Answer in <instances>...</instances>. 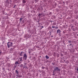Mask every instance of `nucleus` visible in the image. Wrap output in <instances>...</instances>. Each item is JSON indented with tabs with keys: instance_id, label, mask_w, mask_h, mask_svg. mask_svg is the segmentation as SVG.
Here are the masks:
<instances>
[{
	"instance_id": "nucleus-1",
	"label": "nucleus",
	"mask_w": 78,
	"mask_h": 78,
	"mask_svg": "<svg viewBox=\"0 0 78 78\" xmlns=\"http://www.w3.org/2000/svg\"><path fill=\"white\" fill-rule=\"evenodd\" d=\"M53 75H55V74H56V72H58V71H60V69L57 67H55L54 69V70H53Z\"/></svg>"
},
{
	"instance_id": "nucleus-2",
	"label": "nucleus",
	"mask_w": 78,
	"mask_h": 78,
	"mask_svg": "<svg viewBox=\"0 0 78 78\" xmlns=\"http://www.w3.org/2000/svg\"><path fill=\"white\" fill-rule=\"evenodd\" d=\"M12 45H13L12 43L8 42L7 43V46L8 48H9V47H10L11 46H12Z\"/></svg>"
},
{
	"instance_id": "nucleus-3",
	"label": "nucleus",
	"mask_w": 78,
	"mask_h": 78,
	"mask_svg": "<svg viewBox=\"0 0 78 78\" xmlns=\"http://www.w3.org/2000/svg\"><path fill=\"white\" fill-rule=\"evenodd\" d=\"M6 1L5 2V3L6 5H9V0H6Z\"/></svg>"
},
{
	"instance_id": "nucleus-4",
	"label": "nucleus",
	"mask_w": 78,
	"mask_h": 78,
	"mask_svg": "<svg viewBox=\"0 0 78 78\" xmlns=\"http://www.w3.org/2000/svg\"><path fill=\"white\" fill-rule=\"evenodd\" d=\"M24 55L23 56L24 59H25V60H26V59H27V55L26 54H24Z\"/></svg>"
},
{
	"instance_id": "nucleus-5",
	"label": "nucleus",
	"mask_w": 78,
	"mask_h": 78,
	"mask_svg": "<svg viewBox=\"0 0 78 78\" xmlns=\"http://www.w3.org/2000/svg\"><path fill=\"white\" fill-rule=\"evenodd\" d=\"M57 33L59 34H61V31L60 30H57Z\"/></svg>"
},
{
	"instance_id": "nucleus-6",
	"label": "nucleus",
	"mask_w": 78,
	"mask_h": 78,
	"mask_svg": "<svg viewBox=\"0 0 78 78\" xmlns=\"http://www.w3.org/2000/svg\"><path fill=\"white\" fill-rule=\"evenodd\" d=\"M15 73H16L17 75H19V72H18V70H16Z\"/></svg>"
},
{
	"instance_id": "nucleus-7",
	"label": "nucleus",
	"mask_w": 78,
	"mask_h": 78,
	"mask_svg": "<svg viewBox=\"0 0 78 78\" xmlns=\"http://www.w3.org/2000/svg\"><path fill=\"white\" fill-rule=\"evenodd\" d=\"M22 53H23V51H21V53L20 52H19V55H20V56H22Z\"/></svg>"
},
{
	"instance_id": "nucleus-8",
	"label": "nucleus",
	"mask_w": 78,
	"mask_h": 78,
	"mask_svg": "<svg viewBox=\"0 0 78 78\" xmlns=\"http://www.w3.org/2000/svg\"><path fill=\"white\" fill-rule=\"evenodd\" d=\"M45 58L47 59H48V58H49V57L47 55H46L45 56Z\"/></svg>"
},
{
	"instance_id": "nucleus-9",
	"label": "nucleus",
	"mask_w": 78,
	"mask_h": 78,
	"mask_svg": "<svg viewBox=\"0 0 78 78\" xmlns=\"http://www.w3.org/2000/svg\"><path fill=\"white\" fill-rule=\"evenodd\" d=\"M17 64H20V63H19V62H18V61H16L15 62V64L16 65Z\"/></svg>"
},
{
	"instance_id": "nucleus-10",
	"label": "nucleus",
	"mask_w": 78,
	"mask_h": 78,
	"mask_svg": "<svg viewBox=\"0 0 78 78\" xmlns=\"http://www.w3.org/2000/svg\"><path fill=\"white\" fill-rule=\"evenodd\" d=\"M23 3H26V1L24 0H23L22 1Z\"/></svg>"
},
{
	"instance_id": "nucleus-11",
	"label": "nucleus",
	"mask_w": 78,
	"mask_h": 78,
	"mask_svg": "<svg viewBox=\"0 0 78 78\" xmlns=\"http://www.w3.org/2000/svg\"><path fill=\"white\" fill-rule=\"evenodd\" d=\"M7 65H8V67H10V64L9 63H8Z\"/></svg>"
},
{
	"instance_id": "nucleus-12",
	"label": "nucleus",
	"mask_w": 78,
	"mask_h": 78,
	"mask_svg": "<svg viewBox=\"0 0 78 78\" xmlns=\"http://www.w3.org/2000/svg\"><path fill=\"white\" fill-rule=\"evenodd\" d=\"M23 69L26 67V65H25L24 66H23Z\"/></svg>"
},
{
	"instance_id": "nucleus-13",
	"label": "nucleus",
	"mask_w": 78,
	"mask_h": 78,
	"mask_svg": "<svg viewBox=\"0 0 78 78\" xmlns=\"http://www.w3.org/2000/svg\"><path fill=\"white\" fill-rule=\"evenodd\" d=\"M23 64H21L20 66V67H23Z\"/></svg>"
},
{
	"instance_id": "nucleus-14",
	"label": "nucleus",
	"mask_w": 78,
	"mask_h": 78,
	"mask_svg": "<svg viewBox=\"0 0 78 78\" xmlns=\"http://www.w3.org/2000/svg\"><path fill=\"white\" fill-rule=\"evenodd\" d=\"M41 15H42V14H39L38 15V17H40V16H41Z\"/></svg>"
},
{
	"instance_id": "nucleus-15",
	"label": "nucleus",
	"mask_w": 78,
	"mask_h": 78,
	"mask_svg": "<svg viewBox=\"0 0 78 78\" xmlns=\"http://www.w3.org/2000/svg\"><path fill=\"white\" fill-rule=\"evenodd\" d=\"M69 43H72V41L70 40L68 41Z\"/></svg>"
},
{
	"instance_id": "nucleus-16",
	"label": "nucleus",
	"mask_w": 78,
	"mask_h": 78,
	"mask_svg": "<svg viewBox=\"0 0 78 78\" xmlns=\"http://www.w3.org/2000/svg\"><path fill=\"white\" fill-rule=\"evenodd\" d=\"M6 14H7V13L6 12H3V14H5V15H6Z\"/></svg>"
},
{
	"instance_id": "nucleus-17",
	"label": "nucleus",
	"mask_w": 78,
	"mask_h": 78,
	"mask_svg": "<svg viewBox=\"0 0 78 78\" xmlns=\"http://www.w3.org/2000/svg\"><path fill=\"white\" fill-rule=\"evenodd\" d=\"M20 61H22V57H21L20 58Z\"/></svg>"
},
{
	"instance_id": "nucleus-18",
	"label": "nucleus",
	"mask_w": 78,
	"mask_h": 78,
	"mask_svg": "<svg viewBox=\"0 0 78 78\" xmlns=\"http://www.w3.org/2000/svg\"><path fill=\"white\" fill-rule=\"evenodd\" d=\"M16 6H17L16 5H15L13 7V8H15Z\"/></svg>"
},
{
	"instance_id": "nucleus-19",
	"label": "nucleus",
	"mask_w": 78,
	"mask_h": 78,
	"mask_svg": "<svg viewBox=\"0 0 78 78\" xmlns=\"http://www.w3.org/2000/svg\"><path fill=\"white\" fill-rule=\"evenodd\" d=\"M52 27L53 28H56L55 27V26H53Z\"/></svg>"
},
{
	"instance_id": "nucleus-20",
	"label": "nucleus",
	"mask_w": 78,
	"mask_h": 78,
	"mask_svg": "<svg viewBox=\"0 0 78 78\" xmlns=\"http://www.w3.org/2000/svg\"><path fill=\"white\" fill-rule=\"evenodd\" d=\"M60 56H63V55H62V54H61Z\"/></svg>"
},
{
	"instance_id": "nucleus-21",
	"label": "nucleus",
	"mask_w": 78,
	"mask_h": 78,
	"mask_svg": "<svg viewBox=\"0 0 78 78\" xmlns=\"http://www.w3.org/2000/svg\"><path fill=\"white\" fill-rule=\"evenodd\" d=\"M22 18H20V21H22Z\"/></svg>"
},
{
	"instance_id": "nucleus-22",
	"label": "nucleus",
	"mask_w": 78,
	"mask_h": 78,
	"mask_svg": "<svg viewBox=\"0 0 78 78\" xmlns=\"http://www.w3.org/2000/svg\"><path fill=\"white\" fill-rule=\"evenodd\" d=\"M44 68H45V67L44 66L42 67V68L43 69H44Z\"/></svg>"
},
{
	"instance_id": "nucleus-23",
	"label": "nucleus",
	"mask_w": 78,
	"mask_h": 78,
	"mask_svg": "<svg viewBox=\"0 0 78 78\" xmlns=\"http://www.w3.org/2000/svg\"><path fill=\"white\" fill-rule=\"evenodd\" d=\"M2 55V52L1 51H0V56Z\"/></svg>"
},
{
	"instance_id": "nucleus-24",
	"label": "nucleus",
	"mask_w": 78,
	"mask_h": 78,
	"mask_svg": "<svg viewBox=\"0 0 78 78\" xmlns=\"http://www.w3.org/2000/svg\"><path fill=\"white\" fill-rule=\"evenodd\" d=\"M19 77H22V75H20L19 76Z\"/></svg>"
},
{
	"instance_id": "nucleus-25",
	"label": "nucleus",
	"mask_w": 78,
	"mask_h": 78,
	"mask_svg": "<svg viewBox=\"0 0 78 78\" xmlns=\"http://www.w3.org/2000/svg\"><path fill=\"white\" fill-rule=\"evenodd\" d=\"M52 65H55V63H52Z\"/></svg>"
},
{
	"instance_id": "nucleus-26",
	"label": "nucleus",
	"mask_w": 78,
	"mask_h": 78,
	"mask_svg": "<svg viewBox=\"0 0 78 78\" xmlns=\"http://www.w3.org/2000/svg\"><path fill=\"white\" fill-rule=\"evenodd\" d=\"M57 56H58V57H59V55L58 54V55H57Z\"/></svg>"
},
{
	"instance_id": "nucleus-27",
	"label": "nucleus",
	"mask_w": 78,
	"mask_h": 78,
	"mask_svg": "<svg viewBox=\"0 0 78 78\" xmlns=\"http://www.w3.org/2000/svg\"><path fill=\"white\" fill-rule=\"evenodd\" d=\"M16 76H18V77H19V74H18V75H16Z\"/></svg>"
},
{
	"instance_id": "nucleus-28",
	"label": "nucleus",
	"mask_w": 78,
	"mask_h": 78,
	"mask_svg": "<svg viewBox=\"0 0 78 78\" xmlns=\"http://www.w3.org/2000/svg\"><path fill=\"white\" fill-rule=\"evenodd\" d=\"M41 27H42V28H44V26H42Z\"/></svg>"
},
{
	"instance_id": "nucleus-29",
	"label": "nucleus",
	"mask_w": 78,
	"mask_h": 78,
	"mask_svg": "<svg viewBox=\"0 0 78 78\" xmlns=\"http://www.w3.org/2000/svg\"><path fill=\"white\" fill-rule=\"evenodd\" d=\"M76 70H77V72L78 71V67H77V69H76Z\"/></svg>"
},
{
	"instance_id": "nucleus-30",
	"label": "nucleus",
	"mask_w": 78,
	"mask_h": 78,
	"mask_svg": "<svg viewBox=\"0 0 78 78\" xmlns=\"http://www.w3.org/2000/svg\"><path fill=\"white\" fill-rule=\"evenodd\" d=\"M30 8H33V7L32 6H30Z\"/></svg>"
},
{
	"instance_id": "nucleus-31",
	"label": "nucleus",
	"mask_w": 78,
	"mask_h": 78,
	"mask_svg": "<svg viewBox=\"0 0 78 78\" xmlns=\"http://www.w3.org/2000/svg\"><path fill=\"white\" fill-rule=\"evenodd\" d=\"M73 45H72V47H73Z\"/></svg>"
},
{
	"instance_id": "nucleus-32",
	"label": "nucleus",
	"mask_w": 78,
	"mask_h": 78,
	"mask_svg": "<svg viewBox=\"0 0 78 78\" xmlns=\"http://www.w3.org/2000/svg\"><path fill=\"white\" fill-rule=\"evenodd\" d=\"M3 70H5V69L4 68H3Z\"/></svg>"
},
{
	"instance_id": "nucleus-33",
	"label": "nucleus",
	"mask_w": 78,
	"mask_h": 78,
	"mask_svg": "<svg viewBox=\"0 0 78 78\" xmlns=\"http://www.w3.org/2000/svg\"><path fill=\"white\" fill-rule=\"evenodd\" d=\"M63 34H64L65 33V32L64 31H63Z\"/></svg>"
},
{
	"instance_id": "nucleus-34",
	"label": "nucleus",
	"mask_w": 78,
	"mask_h": 78,
	"mask_svg": "<svg viewBox=\"0 0 78 78\" xmlns=\"http://www.w3.org/2000/svg\"><path fill=\"white\" fill-rule=\"evenodd\" d=\"M25 68H26V69H27V66H26Z\"/></svg>"
},
{
	"instance_id": "nucleus-35",
	"label": "nucleus",
	"mask_w": 78,
	"mask_h": 78,
	"mask_svg": "<svg viewBox=\"0 0 78 78\" xmlns=\"http://www.w3.org/2000/svg\"><path fill=\"white\" fill-rule=\"evenodd\" d=\"M14 67H15V68H16V66H14Z\"/></svg>"
},
{
	"instance_id": "nucleus-36",
	"label": "nucleus",
	"mask_w": 78,
	"mask_h": 78,
	"mask_svg": "<svg viewBox=\"0 0 78 78\" xmlns=\"http://www.w3.org/2000/svg\"><path fill=\"white\" fill-rule=\"evenodd\" d=\"M71 45H72V44H70V45H69L70 46Z\"/></svg>"
},
{
	"instance_id": "nucleus-37",
	"label": "nucleus",
	"mask_w": 78,
	"mask_h": 78,
	"mask_svg": "<svg viewBox=\"0 0 78 78\" xmlns=\"http://www.w3.org/2000/svg\"><path fill=\"white\" fill-rule=\"evenodd\" d=\"M50 22H52V21H50Z\"/></svg>"
},
{
	"instance_id": "nucleus-38",
	"label": "nucleus",
	"mask_w": 78,
	"mask_h": 78,
	"mask_svg": "<svg viewBox=\"0 0 78 78\" xmlns=\"http://www.w3.org/2000/svg\"><path fill=\"white\" fill-rule=\"evenodd\" d=\"M72 28H73V26H72Z\"/></svg>"
},
{
	"instance_id": "nucleus-39",
	"label": "nucleus",
	"mask_w": 78,
	"mask_h": 78,
	"mask_svg": "<svg viewBox=\"0 0 78 78\" xmlns=\"http://www.w3.org/2000/svg\"><path fill=\"white\" fill-rule=\"evenodd\" d=\"M9 70V69H8V70Z\"/></svg>"
},
{
	"instance_id": "nucleus-40",
	"label": "nucleus",
	"mask_w": 78,
	"mask_h": 78,
	"mask_svg": "<svg viewBox=\"0 0 78 78\" xmlns=\"http://www.w3.org/2000/svg\"><path fill=\"white\" fill-rule=\"evenodd\" d=\"M56 28H58V27H56Z\"/></svg>"
},
{
	"instance_id": "nucleus-41",
	"label": "nucleus",
	"mask_w": 78,
	"mask_h": 78,
	"mask_svg": "<svg viewBox=\"0 0 78 78\" xmlns=\"http://www.w3.org/2000/svg\"><path fill=\"white\" fill-rule=\"evenodd\" d=\"M10 2H11V0H10Z\"/></svg>"
},
{
	"instance_id": "nucleus-42",
	"label": "nucleus",
	"mask_w": 78,
	"mask_h": 78,
	"mask_svg": "<svg viewBox=\"0 0 78 78\" xmlns=\"http://www.w3.org/2000/svg\"><path fill=\"white\" fill-rule=\"evenodd\" d=\"M40 30H42V28H41L40 29Z\"/></svg>"
},
{
	"instance_id": "nucleus-43",
	"label": "nucleus",
	"mask_w": 78,
	"mask_h": 78,
	"mask_svg": "<svg viewBox=\"0 0 78 78\" xmlns=\"http://www.w3.org/2000/svg\"><path fill=\"white\" fill-rule=\"evenodd\" d=\"M39 22V21H38V22Z\"/></svg>"
},
{
	"instance_id": "nucleus-44",
	"label": "nucleus",
	"mask_w": 78,
	"mask_h": 78,
	"mask_svg": "<svg viewBox=\"0 0 78 78\" xmlns=\"http://www.w3.org/2000/svg\"><path fill=\"white\" fill-rule=\"evenodd\" d=\"M29 53H30V51L29 52Z\"/></svg>"
},
{
	"instance_id": "nucleus-45",
	"label": "nucleus",
	"mask_w": 78,
	"mask_h": 78,
	"mask_svg": "<svg viewBox=\"0 0 78 78\" xmlns=\"http://www.w3.org/2000/svg\"><path fill=\"white\" fill-rule=\"evenodd\" d=\"M1 59V58H0V60Z\"/></svg>"
},
{
	"instance_id": "nucleus-46",
	"label": "nucleus",
	"mask_w": 78,
	"mask_h": 78,
	"mask_svg": "<svg viewBox=\"0 0 78 78\" xmlns=\"http://www.w3.org/2000/svg\"><path fill=\"white\" fill-rule=\"evenodd\" d=\"M67 46H68H68H69V45H68Z\"/></svg>"
},
{
	"instance_id": "nucleus-47",
	"label": "nucleus",
	"mask_w": 78,
	"mask_h": 78,
	"mask_svg": "<svg viewBox=\"0 0 78 78\" xmlns=\"http://www.w3.org/2000/svg\"><path fill=\"white\" fill-rule=\"evenodd\" d=\"M77 36H78V34H77Z\"/></svg>"
},
{
	"instance_id": "nucleus-48",
	"label": "nucleus",
	"mask_w": 78,
	"mask_h": 78,
	"mask_svg": "<svg viewBox=\"0 0 78 78\" xmlns=\"http://www.w3.org/2000/svg\"><path fill=\"white\" fill-rule=\"evenodd\" d=\"M64 61H65V60H64Z\"/></svg>"
},
{
	"instance_id": "nucleus-49",
	"label": "nucleus",
	"mask_w": 78,
	"mask_h": 78,
	"mask_svg": "<svg viewBox=\"0 0 78 78\" xmlns=\"http://www.w3.org/2000/svg\"><path fill=\"white\" fill-rule=\"evenodd\" d=\"M66 27H67V25L66 26Z\"/></svg>"
},
{
	"instance_id": "nucleus-50",
	"label": "nucleus",
	"mask_w": 78,
	"mask_h": 78,
	"mask_svg": "<svg viewBox=\"0 0 78 78\" xmlns=\"http://www.w3.org/2000/svg\"><path fill=\"white\" fill-rule=\"evenodd\" d=\"M52 37H53V36H52Z\"/></svg>"
}]
</instances>
